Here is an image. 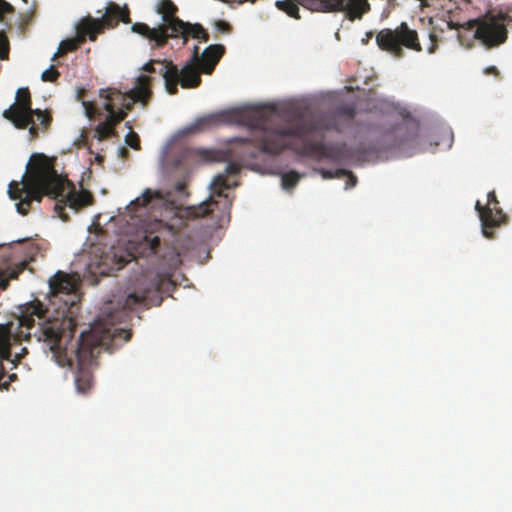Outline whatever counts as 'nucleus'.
<instances>
[{"instance_id":"6","label":"nucleus","mask_w":512,"mask_h":512,"mask_svg":"<svg viewBox=\"0 0 512 512\" xmlns=\"http://www.w3.org/2000/svg\"><path fill=\"white\" fill-rule=\"evenodd\" d=\"M153 80V77L142 74L136 78L133 88L125 93L115 88L101 89L99 96L105 100L103 109L112 115L117 114L120 109L126 113L131 111L137 102L146 107L153 94Z\"/></svg>"},{"instance_id":"25","label":"nucleus","mask_w":512,"mask_h":512,"mask_svg":"<svg viewBox=\"0 0 512 512\" xmlns=\"http://www.w3.org/2000/svg\"><path fill=\"white\" fill-rule=\"evenodd\" d=\"M300 179V176L295 171H290L282 175L281 178V184L284 189H292L294 188L298 181Z\"/></svg>"},{"instance_id":"13","label":"nucleus","mask_w":512,"mask_h":512,"mask_svg":"<svg viewBox=\"0 0 512 512\" xmlns=\"http://www.w3.org/2000/svg\"><path fill=\"white\" fill-rule=\"evenodd\" d=\"M468 25L470 28L477 26L474 37L487 48L499 46L507 39V29L503 18L486 16L484 19L472 20Z\"/></svg>"},{"instance_id":"2","label":"nucleus","mask_w":512,"mask_h":512,"mask_svg":"<svg viewBox=\"0 0 512 512\" xmlns=\"http://www.w3.org/2000/svg\"><path fill=\"white\" fill-rule=\"evenodd\" d=\"M278 115L273 107L258 109L249 120L250 138H240L242 142L250 141L258 151L268 154H280L290 146V138L302 141L299 152L303 155L317 156L323 159L340 160L345 145H329L323 141H314L312 137L324 130H339L333 117L329 114H316L308 118H299L293 125L279 127L276 125Z\"/></svg>"},{"instance_id":"32","label":"nucleus","mask_w":512,"mask_h":512,"mask_svg":"<svg viewBox=\"0 0 512 512\" xmlns=\"http://www.w3.org/2000/svg\"><path fill=\"white\" fill-rule=\"evenodd\" d=\"M14 12V7L8 3L6 0H0V22L4 21V16L6 14H12Z\"/></svg>"},{"instance_id":"21","label":"nucleus","mask_w":512,"mask_h":512,"mask_svg":"<svg viewBox=\"0 0 512 512\" xmlns=\"http://www.w3.org/2000/svg\"><path fill=\"white\" fill-rule=\"evenodd\" d=\"M346 0H315L319 9L323 12L344 11Z\"/></svg>"},{"instance_id":"20","label":"nucleus","mask_w":512,"mask_h":512,"mask_svg":"<svg viewBox=\"0 0 512 512\" xmlns=\"http://www.w3.org/2000/svg\"><path fill=\"white\" fill-rule=\"evenodd\" d=\"M370 10L367 0H346L345 9L350 20L361 19L363 14Z\"/></svg>"},{"instance_id":"39","label":"nucleus","mask_w":512,"mask_h":512,"mask_svg":"<svg viewBox=\"0 0 512 512\" xmlns=\"http://www.w3.org/2000/svg\"><path fill=\"white\" fill-rule=\"evenodd\" d=\"M422 2L423 5L425 6H428L429 4L427 3V0H420Z\"/></svg>"},{"instance_id":"33","label":"nucleus","mask_w":512,"mask_h":512,"mask_svg":"<svg viewBox=\"0 0 512 512\" xmlns=\"http://www.w3.org/2000/svg\"><path fill=\"white\" fill-rule=\"evenodd\" d=\"M215 27L219 32L227 33L231 30V26L228 22H225L223 20H218L215 23Z\"/></svg>"},{"instance_id":"38","label":"nucleus","mask_w":512,"mask_h":512,"mask_svg":"<svg viewBox=\"0 0 512 512\" xmlns=\"http://www.w3.org/2000/svg\"><path fill=\"white\" fill-rule=\"evenodd\" d=\"M108 321L112 324L113 321H114V316L113 315H109Z\"/></svg>"},{"instance_id":"4","label":"nucleus","mask_w":512,"mask_h":512,"mask_svg":"<svg viewBox=\"0 0 512 512\" xmlns=\"http://www.w3.org/2000/svg\"><path fill=\"white\" fill-rule=\"evenodd\" d=\"M171 226L160 219L144 221L141 225V239L137 244V253L142 257L156 256L161 260L163 272H158L144 288L127 295L124 308L133 310L137 307L150 308L159 306L163 301L162 293L169 292L173 286L172 272L180 264V254L163 240L169 234Z\"/></svg>"},{"instance_id":"30","label":"nucleus","mask_w":512,"mask_h":512,"mask_svg":"<svg viewBox=\"0 0 512 512\" xmlns=\"http://www.w3.org/2000/svg\"><path fill=\"white\" fill-rule=\"evenodd\" d=\"M59 75L58 70L54 66H51L42 73L41 79L45 82H55Z\"/></svg>"},{"instance_id":"29","label":"nucleus","mask_w":512,"mask_h":512,"mask_svg":"<svg viewBox=\"0 0 512 512\" xmlns=\"http://www.w3.org/2000/svg\"><path fill=\"white\" fill-rule=\"evenodd\" d=\"M337 116L352 120L356 115V108L353 105H343L336 110Z\"/></svg>"},{"instance_id":"22","label":"nucleus","mask_w":512,"mask_h":512,"mask_svg":"<svg viewBox=\"0 0 512 512\" xmlns=\"http://www.w3.org/2000/svg\"><path fill=\"white\" fill-rule=\"evenodd\" d=\"M275 6L285 12L287 15H289L290 17H293V18H296V19H299L300 18V15H299V7L298 5L293 2L292 0H277L275 2Z\"/></svg>"},{"instance_id":"8","label":"nucleus","mask_w":512,"mask_h":512,"mask_svg":"<svg viewBox=\"0 0 512 512\" xmlns=\"http://www.w3.org/2000/svg\"><path fill=\"white\" fill-rule=\"evenodd\" d=\"M177 11V6L171 0H161L156 12L162 15V24L150 28L145 23L137 22L131 29L134 33L154 42L156 46L162 47L167 43L170 32H180L183 27V21L176 16Z\"/></svg>"},{"instance_id":"31","label":"nucleus","mask_w":512,"mask_h":512,"mask_svg":"<svg viewBox=\"0 0 512 512\" xmlns=\"http://www.w3.org/2000/svg\"><path fill=\"white\" fill-rule=\"evenodd\" d=\"M166 60L164 61H158V60H151L150 62L146 63L142 69L145 71V72H148V73H158L159 74V70L161 68V64H163Z\"/></svg>"},{"instance_id":"15","label":"nucleus","mask_w":512,"mask_h":512,"mask_svg":"<svg viewBox=\"0 0 512 512\" xmlns=\"http://www.w3.org/2000/svg\"><path fill=\"white\" fill-rule=\"evenodd\" d=\"M1 259L0 289L6 290L10 280L16 279L18 275L25 270L27 263L26 261H20L18 263L12 262L10 254L2 255Z\"/></svg>"},{"instance_id":"19","label":"nucleus","mask_w":512,"mask_h":512,"mask_svg":"<svg viewBox=\"0 0 512 512\" xmlns=\"http://www.w3.org/2000/svg\"><path fill=\"white\" fill-rule=\"evenodd\" d=\"M156 202H159L161 204L164 202L162 194L159 191H152L151 189H146L140 197L136 198L134 201L131 202V205L134 208H154Z\"/></svg>"},{"instance_id":"5","label":"nucleus","mask_w":512,"mask_h":512,"mask_svg":"<svg viewBox=\"0 0 512 512\" xmlns=\"http://www.w3.org/2000/svg\"><path fill=\"white\" fill-rule=\"evenodd\" d=\"M2 116L19 130L28 128L32 140L37 139L40 132L47 131L52 122V115L48 110L32 108L31 94L27 87L17 90L15 102L3 111Z\"/></svg>"},{"instance_id":"26","label":"nucleus","mask_w":512,"mask_h":512,"mask_svg":"<svg viewBox=\"0 0 512 512\" xmlns=\"http://www.w3.org/2000/svg\"><path fill=\"white\" fill-rule=\"evenodd\" d=\"M126 126L130 129V132L125 137V143L135 150L140 149V137L139 135L132 131V127L129 122H126Z\"/></svg>"},{"instance_id":"37","label":"nucleus","mask_w":512,"mask_h":512,"mask_svg":"<svg viewBox=\"0 0 512 512\" xmlns=\"http://www.w3.org/2000/svg\"><path fill=\"white\" fill-rule=\"evenodd\" d=\"M486 74L499 75V71L495 66L487 67L484 71Z\"/></svg>"},{"instance_id":"35","label":"nucleus","mask_w":512,"mask_h":512,"mask_svg":"<svg viewBox=\"0 0 512 512\" xmlns=\"http://www.w3.org/2000/svg\"><path fill=\"white\" fill-rule=\"evenodd\" d=\"M321 174L323 176V178L325 179H332V178H337V175H336V170L335 171H332V170H321Z\"/></svg>"},{"instance_id":"3","label":"nucleus","mask_w":512,"mask_h":512,"mask_svg":"<svg viewBox=\"0 0 512 512\" xmlns=\"http://www.w3.org/2000/svg\"><path fill=\"white\" fill-rule=\"evenodd\" d=\"M56 160V157L34 153L21 181L10 182L8 195L12 200H18L16 210L19 214L27 215L32 203H40L44 196L56 200L54 209L63 220H67L63 213L66 206L77 212L93 204L94 197L88 190L76 191L67 177L58 173Z\"/></svg>"},{"instance_id":"18","label":"nucleus","mask_w":512,"mask_h":512,"mask_svg":"<svg viewBox=\"0 0 512 512\" xmlns=\"http://www.w3.org/2000/svg\"><path fill=\"white\" fill-rule=\"evenodd\" d=\"M88 34H84L82 31V22L78 28V36L72 39H66L60 42L57 52L53 55L52 61L56 60L59 57L66 55L68 52L75 51L79 48L81 44L85 42Z\"/></svg>"},{"instance_id":"14","label":"nucleus","mask_w":512,"mask_h":512,"mask_svg":"<svg viewBox=\"0 0 512 512\" xmlns=\"http://www.w3.org/2000/svg\"><path fill=\"white\" fill-rule=\"evenodd\" d=\"M198 50V46H195L192 59L204 74H211L225 52L224 46L220 44L210 45L201 55H199Z\"/></svg>"},{"instance_id":"17","label":"nucleus","mask_w":512,"mask_h":512,"mask_svg":"<svg viewBox=\"0 0 512 512\" xmlns=\"http://www.w3.org/2000/svg\"><path fill=\"white\" fill-rule=\"evenodd\" d=\"M189 36H191L195 39H200L203 42L209 41V34L203 28L202 25H200L198 23L191 24L189 22H184V21H183V27H182L181 31L180 32H170L169 39L181 37L184 40L183 44H186Z\"/></svg>"},{"instance_id":"42","label":"nucleus","mask_w":512,"mask_h":512,"mask_svg":"<svg viewBox=\"0 0 512 512\" xmlns=\"http://www.w3.org/2000/svg\"><path fill=\"white\" fill-rule=\"evenodd\" d=\"M467 1L469 2L470 0H467Z\"/></svg>"},{"instance_id":"36","label":"nucleus","mask_w":512,"mask_h":512,"mask_svg":"<svg viewBox=\"0 0 512 512\" xmlns=\"http://www.w3.org/2000/svg\"><path fill=\"white\" fill-rule=\"evenodd\" d=\"M3 370L5 371V369L3 368ZM5 377V373L3 374V376H1L0 378V381H2V379ZM17 379V375L16 374H11L9 375V382H0V387H4L7 389L8 385L10 382L14 381Z\"/></svg>"},{"instance_id":"12","label":"nucleus","mask_w":512,"mask_h":512,"mask_svg":"<svg viewBox=\"0 0 512 512\" xmlns=\"http://www.w3.org/2000/svg\"><path fill=\"white\" fill-rule=\"evenodd\" d=\"M475 210L478 212L482 233L488 239L495 238L494 229L508 223V216L499 206L495 191H490L487 195V204L483 206L479 201L475 204Z\"/></svg>"},{"instance_id":"40","label":"nucleus","mask_w":512,"mask_h":512,"mask_svg":"<svg viewBox=\"0 0 512 512\" xmlns=\"http://www.w3.org/2000/svg\"><path fill=\"white\" fill-rule=\"evenodd\" d=\"M434 50H435L434 46L430 47V48H429V53H433V52H434Z\"/></svg>"},{"instance_id":"41","label":"nucleus","mask_w":512,"mask_h":512,"mask_svg":"<svg viewBox=\"0 0 512 512\" xmlns=\"http://www.w3.org/2000/svg\"><path fill=\"white\" fill-rule=\"evenodd\" d=\"M24 2H27V0H23Z\"/></svg>"},{"instance_id":"34","label":"nucleus","mask_w":512,"mask_h":512,"mask_svg":"<svg viewBox=\"0 0 512 512\" xmlns=\"http://www.w3.org/2000/svg\"><path fill=\"white\" fill-rule=\"evenodd\" d=\"M186 183L184 181H179L175 184V191L180 193V194H185L186 196L188 195L187 191H186Z\"/></svg>"},{"instance_id":"9","label":"nucleus","mask_w":512,"mask_h":512,"mask_svg":"<svg viewBox=\"0 0 512 512\" xmlns=\"http://www.w3.org/2000/svg\"><path fill=\"white\" fill-rule=\"evenodd\" d=\"M376 43L381 50L398 59L404 56L403 47L416 52L422 51L417 31L411 29L406 22H402L395 29L380 30L376 35Z\"/></svg>"},{"instance_id":"24","label":"nucleus","mask_w":512,"mask_h":512,"mask_svg":"<svg viewBox=\"0 0 512 512\" xmlns=\"http://www.w3.org/2000/svg\"><path fill=\"white\" fill-rule=\"evenodd\" d=\"M226 120V114H218V115H209L203 118H199L196 122V126L200 129L209 127L211 125H214L218 122L225 121Z\"/></svg>"},{"instance_id":"11","label":"nucleus","mask_w":512,"mask_h":512,"mask_svg":"<svg viewBox=\"0 0 512 512\" xmlns=\"http://www.w3.org/2000/svg\"><path fill=\"white\" fill-rule=\"evenodd\" d=\"M119 22L131 23L129 8L126 5L121 7L115 2H109L106 12L101 18L87 17L82 20V31L84 34H88L91 41H95L97 35L102 33L105 28H114Z\"/></svg>"},{"instance_id":"28","label":"nucleus","mask_w":512,"mask_h":512,"mask_svg":"<svg viewBox=\"0 0 512 512\" xmlns=\"http://www.w3.org/2000/svg\"><path fill=\"white\" fill-rule=\"evenodd\" d=\"M10 44L6 34L0 31V59L7 60L9 57Z\"/></svg>"},{"instance_id":"27","label":"nucleus","mask_w":512,"mask_h":512,"mask_svg":"<svg viewBox=\"0 0 512 512\" xmlns=\"http://www.w3.org/2000/svg\"><path fill=\"white\" fill-rule=\"evenodd\" d=\"M336 175H337V178H342V177L347 178L346 183H345L346 189L354 187L357 183V177L351 171H348L345 169H337Z\"/></svg>"},{"instance_id":"1","label":"nucleus","mask_w":512,"mask_h":512,"mask_svg":"<svg viewBox=\"0 0 512 512\" xmlns=\"http://www.w3.org/2000/svg\"><path fill=\"white\" fill-rule=\"evenodd\" d=\"M51 302H63L56 313L57 316L48 315V309L39 301L30 304H39L41 311L34 315L35 326H40L45 321L59 320L63 322L55 336L57 346L55 351H49L51 358L61 367H72L76 363L75 385L79 392L86 393L93 385V370L98 366L97 358L104 347L116 338H122L125 342L131 339L130 330L116 327H102L96 324L90 330L84 331L74 341L73 336L76 322L72 317L76 309L79 296L77 294L78 281L74 276L58 271L49 280Z\"/></svg>"},{"instance_id":"16","label":"nucleus","mask_w":512,"mask_h":512,"mask_svg":"<svg viewBox=\"0 0 512 512\" xmlns=\"http://www.w3.org/2000/svg\"><path fill=\"white\" fill-rule=\"evenodd\" d=\"M126 118V112L122 109L117 114H107L106 119L100 122L95 128V136L99 141L116 136L115 127Z\"/></svg>"},{"instance_id":"23","label":"nucleus","mask_w":512,"mask_h":512,"mask_svg":"<svg viewBox=\"0 0 512 512\" xmlns=\"http://www.w3.org/2000/svg\"><path fill=\"white\" fill-rule=\"evenodd\" d=\"M84 95H85V89L79 88L77 90V100H81L82 101V105H83V107L85 109V115L89 119H93L96 116H100L101 115L100 110L92 102L84 101L83 100Z\"/></svg>"},{"instance_id":"10","label":"nucleus","mask_w":512,"mask_h":512,"mask_svg":"<svg viewBox=\"0 0 512 512\" xmlns=\"http://www.w3.org/2000/svg\"><path fill=\"white\" fill-rule=\"evenodd\" d=\"M201 73L203 72L192 58L181 69L172 61H165L159 70V75L165 82V89L170 95L178 93V84L185 89L198 87L202 81Z\"/></svg>"},{"instance_id":"7","label":"nucleus","mask_w":512,"mask_h":512,"mask_svg":"<svg viewBox=\"0 0 512 512\" xmlns=\"http://www.w3.org/2000/svg\"><path fill=\"white\" fill-rule=\"evenodd\" d=\"M240 169L241 167L239 164L234 162L229 163L226 166L224 173L218 174L214 177L211 184L212 196L197 206L188 207L187 215L194 218L205 217L214 211V209L220 208L223 212V218L226 217L227 220H229L232 202L229 200L228 195L223 193V190L232 187L228 182L227 177L230 175H237L240 172ZM236 185L237 183L233 184V186Z\"/></svg>"}]
</instances>
